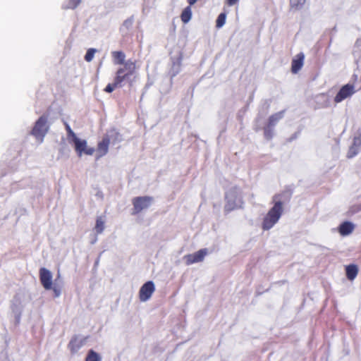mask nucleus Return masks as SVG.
I'll return each instance as SVG.
<instances>
[{
  "instance_id": "nucleus-1",
  "label": "nucleus",
  "mask_w": 361,
  "mask_h": 361,
  "mask_svg": "<svg viewBox=\"0 0 361 361\" xmlns=\"http://www.w3.org/2000/svg\"><path fill=\"white\" fill-rule=\"evenodd\" d=\"M291 197V192L283 191L280 194H276L273 197L274 206L269 210L264 216L262 222V229L268 231L271 229L279 220L283 212V204L289 201Z\"/></svg>"
},
{
  "instance_id": "nucleus-2",
  "label": "nucleus",
  "mask_w": 361,
  "mask_h": 361,
  "mask_svg": "<svg viewBox=\"0 0 361 361\" xmlns=\"http://www.w3.org/2000/svg\"><path fill=\"white\" fill-rule=\"evenodd\" d=\"M225 200L224 210L226 212L241 208L243 204L241 190L237 186L231 187L226 192Z\"/></svg>"
},
{
  "instance_id": "nucleus-3",
  "label": "nucleus",
  "mask_w": 361,
  "mask_h": 361,
  "mask_svg": "<svg viewBox=\"0 0 361 361\" xmlns=\"http://www.w3.org/2000/svg\"><path fill=\"white\" fill-rule=\"evenodd\" d=\"M50 125L48 122V116H41L35 123V125L30 132V134L35 139L42 143L44 138L49 130Z\"/></svg>"
},
{
  "instance_id": "nucleus-4",
  "label": "nucleus",
  "mask_w": 361,
  "mask_h": 361,
  "mask_svg": "<svg viewBox=\"0 0 361 361\" xmlns=\"http://www.w3.org/2000/svg\"><path fill=\"white\" fill-rule=\"evenodd\" d=\"M69 143L74 145L75 150L78 157H81L83 154L92 155L95 151L93 147H87V141L85 140H81L78 137H73Z\"/></svg>"
},
{
  "instance_id": "nucleus-5",
  "label": "nucleus",
  "mask_w": 361,
  "mask_h": 361,
  "mask_svg": "<svg viewBox=\"0 0 361 361\" xmlns=\"http://www.w3.org/2000/svg\"><path fill=\"white\" fill-rule=\"evenodd\" d=\"M11 308L15 317L16 324H18L20 322L22 312L24 308L23 295L21 294H16L14 296L11 302Z\"/></svg>"
},
{
  "instance_id": "nucleus-6",
  "label": "nucleus",
  "mask_w": 361,
  "mask_h": 361,
  "mask_svg": "<svg viewBox=\"0 0 361 361\" xmlns=\"http://www.w3.org/2000/svg\"><path fill=\"white\" fill-rule=\"evenodd\" d=\"M153 199L149 196L137 197L133 200V212L137 214L143 209H147L152 204Z\"/></svg>"
},
{
  "instance_id": "nucleus-7",
  "label": "nucleus",
  "mask_w": 361,
  "mask_h": 361,
  "mask_svg": "<svg viewBox=\"0 0 361 361\" xmlns=\"http://www.w3.org/2000/svg\"><path fill=\"white\" fill-rule=\"evenodd\" d=\"M207 254L208 250L207 248H202L194 253L185 255L183 259L185 260L187 265H190L202 262Z\"/></svg>"
},
{
  "instance_id": "nucleus-8",
  "label": "nucleus",
  "mask_w": 361,
  "mask_h": 361,
  "mask_svg": "<svg viewBox=\"0 0 361 361\" xmlns=\"http://www.w3.org/2000/svg\"><path fill=\"white\" fill-rule=\"evenodd\" d=\"M155 290L154 283L152 281L145 283L139 291V298L140 301H147Z\"/></svg>"
},
{
  "instance_id": "nucleus-9",
  "label": "nucleus",
  "mask_w": 361,
  "mask_h": 361,
  "mask_svg": "<svg viewBox=\"0 0 361 361\" xmlns=\"http://www.w3.org/2000/svg\"><path fill=\"white\" fill-rule=\"evenodd\" d=\"M355 93L354 86L350 84H347L343 86L334 98L336 103H339L344 99L350 97Z\"/></svg>"
},
{
  "instance_id": "nucleus-10",
  "label": "nucleus",
  "mask_w": 361,
  "mask_h": 361,
  "mask_svg": "<svg viewBox=\"0 0 361 361\" xmlns=\"http://www.w3.org/2000/svg\"><path fill=\"white\" fill-rule=\"evenodd\" d=\"M39 280L44 289L51 290L52 288V274L49 269L44 267L39 269Z\"/></svg>"
},
{
  "instance_id": "nucleus-11",
  "label": "nucleus",
  "mask_w": 361,
  "mask_h": 361,
  "mask_svg": "<svg viewBox=\"0 0 361 361\" xmlns=\"http://www.w3.org/2000/svg\"><path fill=\"white\" fill-rule=\"evenodd\" d=\"M361 149V133H359L353 137V144L349 147L347 158L352 159L358 154Z\"/></svg>"
},
{
  "instance_id": "nucleus-12",
  "label": "nucleus",
  "mask_w": 361,
  "mask_h": 361,
  "mask_svg": "<svg viewBox=\"0 0 361 361\" xmlns=\"http://www.w3.org/2000/svg\"><path fill=\"white\" fill-rule=\"evenodd\" d=\"M305 55L302 52L298 54L292 61L291 71L293 73H297L302 67L304 63Z\"/></svg>"
},
{
  "instance_id": "nucleus-13",
  "label": "nucleus",
  "mask_w": 361,
  "mask_h": 361,
  "mask_svg": "<svg viewBox=\"0 0 361 361\" xmlns=\"http://www.w3.org/2000/svg\"><path fill=\"white\" fill-rule=\"evenodd\" d=\"M110 143V138L109 135H106L103 137L102 140L99 142L97 145V153L99 154L98 157H101L107 154L109 150V145Z\"/></svg>"
},
{
  "instance_id": "nucleus-14",
  "label": "nucleus",
  "mask_w": 361,
  "mask_h": 361,
  "mask_svg": "<svg viewBox=\"0 0 361 361\" xmlns=\"http://www.w3.org/2000/svg\"><path fill=\"white\" fill-rule=\"evenodd\" d=\"M134 23V18L131 16L127 18L123 23L122 25L120 27V31L123 37H128L130 35V32L133 28V25Z\"/></svg>"
},
{
  "instance_id": "nucleus-15",
  "label": "nucleus",
  "mask_w": 361,
  "mask_h": 361,
  "mask_svg": "<svg viewBox=\"0 0 361 361\" xmlns=\"http://www.w3.org/2000/svg\"><path fill=\"white\" fill-rule=\"evenodd\" d=\"M131 75L123 69H118L116 72V77L114 80L116 82V85H118L119 87H122L123 83L128 81Z\"/></svg>"
},
{
  "instance_id": "nucleus-16",
  "label": "nucleus",
  "mask_w": 361,
  "mask_h": 361,
  "mask_svg": "<svg viewBox=\"0 0 361 361\" xmlns=\"http://www.w3.org/2000/svg\"><path fill=\"white\" fill-rule=\"evenodd\" d=\"M354 229V224L350 221H345L339 226V233L341 235H348L350 234Z\"/></svg>"
},
{
  "instance_id": "nucleus-17",
  "label": "nucleus",
  "mask_w": 361,
  "mask_h": 361,
  "mask_svg": "<svg viewBox=\"0 0 361 361\" xmlns=\"http://www.w3.org/2000/svg\"><path fill=\"white\" fill-rule=\"evenodd\" d=\"M285 114V110H282L276 114H272L269 116L268 119V125L270 126L275 127L277 123L283 118Z\"/></svg>"
},
{
  "instance_id": "nucleus-18",
  "label": "nucleus",
  "mask_w": 361,
  "mask_h": 361,
  "mask_svg": "<svg viewBox=\"0 0 361 361\" xmlns=\"http://www.w3.org/2000/svg\"><path fill=\"white\" fill-rule=\"evenodd\" d=\"M346 276L349 280H353L357 275L358 268L357 265L352 264L345 267Z\"/></svg>"
},
{
  "instance_id": "nucleus-19",
  "label": "nucleus",
  "mask_w": 361,
  "mask_h": 361,
  "mask_svg": "<svg viewBox=\"0 0 361 361\" xmlns=\"http://www.w3.org/2000/svg\"><path fill=\"white\" fill-rule=\"evenodd\" d=\"M115 64H123L126 59V54L122 51H115L111 53Z\"/></svg>"
},
{
  "instance_id": "nucleus-20",
  "label": "nucleus",
  "mask_w": 361,
  "mask_h": 361,
  "mask_svg": "<svg viewBox=\"0 0 361 361\" xmlns=\"http://www.w3.org/2000/svg\"><path fill=\"white\" fill-rule=\"evenodd\" d=\"M81 3V0H65L62 4V8L67 9H75Z\"/></svg>"
},
{
  "instance_id": "nucleus-21",
  "label": "nucleus",
  "mask_w": 361,
  "mask_h": 361,
  "mask_svg": "<svg viewBox=\"0 0 361 361\" xmlns=\"http://www.w3.org/2000/svg\"><path fill=\"white\" fill-rule=\"evenodd\" d=\"M192 18V10L190 6L185 8L180 15L183 23H188Z\"/></svg>"
},
{
  "instance_id": "nucleus-22",
  "label": "nucleus",
  "mask_w": 361,
  "mask_h": 361,
  "mask_svg": "<svg viewBox=\"0 0 361 361\" xmlns=\"http://www.w3.org/2000/svg\"><path fill=\"white\" fill-rule=\"evenodd\" d=\"M181 57L179 56L176 62H173L171 70L170 71V75L171 78L175 77L180 70Z\"/></svg>"
},
{
  "instance_id": "nucleus-23",
  "label": "nucleus",
  "mask_w": 361,
  "mask_h": 361,
  "mask_svg": "<svg viewBox=\"0 0 361 361\" xmlns=\"http://www.w3.org/2000/svg\"><path fill=\"white\" fill-rule=\"evenodd\" d=\"M123 65L124 66L120 68V69H123L124 71L130 73L132 75L135 70V63L134 61L128 60L126 62L124 61Z\"/></svg>"
},
{
  "instance_id": "nucleus-24",
  "label": "nucleus",
  "mask_w": 361,
  "mask_h": 361,
  "mask_svg": "<svg viewBox=\"0 0 361 361\" xmlns=\"http://www.w3.org/2000/svg\"><path fill=\"white\" fill-rule=\"evenodd\" d=\"M69 348L72 353H76L82 345L81 341L76 338L71 339L69 343Z\"/></svg>"
},
{
  "instance_id": "nucleus-25",
  "label": "nucleus",
  "mask_w": 361,
  "mask_h": 361,
  "mask_svg": "<svg viewBox=\"0 0 361 361\" xmlns=\"http://www.w3.org/2000/svg\"><path fill=\"white\" fill-rule=\"evenodd\" d=\"M85 361H102L101 355L91 349L88 351Z\"/></svg>"
},
{
  "instance_id": "nucleus-26",
  "label": "nucleus",
  "mask_w": 361,
  "mask_h": 361,
  "mask_svg": "<svg viewBox=\"0 0 361 361\" xmlns=\"http://www.w3.org/2000/svg\"><path fill=\"white\" fill-rule=\"evenodd\" d=\"M274 135V127L267 125L264 128V136L266 140H270Z\"/></svg>"
},
{
  "instance_id": "nucleus-27",
  "label": "nucleus",
  "mask_w": 361,
  "mask_h": 361,
  "mask_svg": "<svg viewBox=\"0 0 361 361\" xmlns=\"http://www.w3.org/2000/svg\"><path fill=\"white\" fill-rule=\"evenodd\" d=\"M104 221L102 219L101 216L97 217L96 220V224L94 229L97 234L102 233L104 230Z\"/></svg>"
},
{
  "instance_id": "nucleus-28",
  "label": "nucleus",
  "mask_w": 361,
  "mask_h": 361,
  "mask_svg": "<svg viewBox=\"0 0 361 361\" xmlns=\"http://www.w3.org/2000/svg\"><path fill=\"white\" fill-rule=\"evenodd\" d=\"M65 126H66V130L67 131V139L69 142H71V140L73 139V137H77V135L73 131V130L71 129V126H69V124L68 123L65 122Z\"/></svg>"
},
{
  "instance_id": "nucleus-29",
  "label": "nucleus",
  "mask_w": 361,
  "mask_h": 361,
  "mask_svg": "<svg viewBox=\"0 0 361 361\" xmlns=\"http://www.w3.org/2000/svg\"><path fill=\"white\" fill-rule=\"evenodd\" d=\"M226 14L224 13H221L219 15L216 19V26L218 28L221 27L226 23Z\"/></svg>"
},
{
  "instance_id": "nucleus-30",
  "label": "nucleus",
  "mask_w": 361,
  "mask_h": 361,
  "mask_svg": "<svg viewBox=\"0 0 361 361\" xmlns=\"http://www.w3.org/2000/svg\"><path fill=\"white\" fill-rule=\"evenodd\" d=\"M97 52V49L94 48H90L85 56V60L87 62H90L94 56V54Z\"/></svg>"
},
{
  "instance_id": "nucleus-31",
  "label": "nucleus",
  "mask_w": 361,
  "mask_h": 361,
  "mask_svg": "<svg viewBox=\"0 0 361 361\" xmlns=\"http://www.w3.org/2000/svg\"><path fill=\"white\" fill-rule=\"evenodd\" d=\"M305 1L306 0H290V4L292 8L299 9L304 5Z\"/></svg>"
},
{
  "instance_id": "nucleus-32",
  "label": "nucleus",
  "mask_w": 361,
  "mask_h": 361,
  "mask_svg": "<svg viewBox=\"0 0 361 361\" xmlns=\"http://www.w3.org/2000/svg\"><path fill=\"white\" fill-rule=\"evenodd\" d=\"M56 280L57 279L55 280V283L54 284L52 283V288L51 290L54 291V297L59 298L61 294V288L57 284Z\"/></svg>"
},
{
  "instance_id": "nucleus-33",
  "label": "nucleus",
  "mask_w": 361,
  "mask_h": 361,
  "mask_svg": "<svg viewBox=\"0 0 361 361\" xmlns=\"http://www.w3.org/2000/svg\"><path fill=\"white\" fill-rule=\"evenodd\" d=\"M119 86L118 85H116V82L114 81L113 83H109L106 85V87L104 89V91L109 93L112 92L115 88L118 87Z\"/></svg>"
},
{
  "instance_id": "nucleus-34",
  "label": "nucleus",
  "mask_w": 361,
  "mask_h": 361,
  "mask_svg": "<svg viewBox=\"0 0 361 361\" xmlns=\"http://www.w3.org/2000/svg\"><path fill=\"white\" fill-rule=\"evenodd\" d=\"M352 213H356L361 211V204L354 205L351 207Z\"/></svg>"
},
{
  "instance_id": "nucleus-35",
  "label": "nucleus",
  "mask_w": 361,
  "mask_h": 361,
  "mask_svg": "<svg viewBox=\"0 0 361 361\" xmlns=\"http://www.w3.org/2000/svg\"><path fill=\"white\" fill-rule=\"evenodd\" d=\"M238 1H239V0H227L226 4L229 6H232L236 4Z\"/></svg>"
},
{
  "instance_id": "nucleus-36",
  "label": "nucleus",
  "mask_w": 361,
  "mask_h": 361,
  "mask_svg": "<svg viewBox=\"0 0 361 361\" xmlns=\"http://www.w3.org/2000/svg\"><path fill=\"white\" fill-rule=\"evenodd\" d=\"M190 6L193 5L197 0H187Z\"/></svg>"
}]
</instances>
